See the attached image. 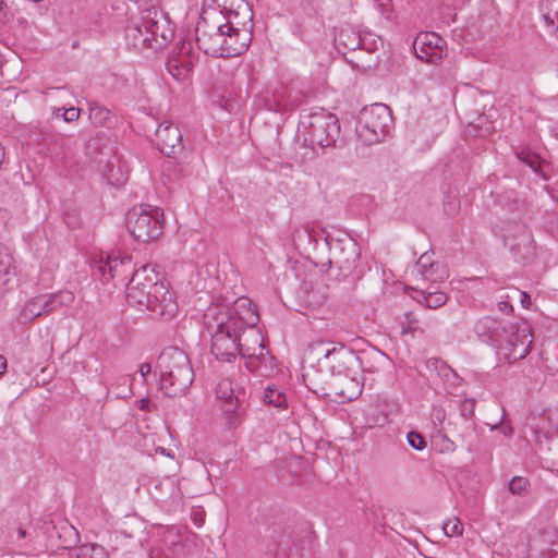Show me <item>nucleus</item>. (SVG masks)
Listing matches in <instances>:
<instances>
[{
  "mask_svg": "<svg viewBox=\"0 0 558 558\" xmlns=\"http://www.w3.org/2000/svg\"><path fill=\"white\" fill-rule=\"evenodd\" d=\"M301 123L306 130V140L313 146L329 147L336 143L340 133L338 118L324 109L303 117Z\"/></svg>",
  "mask_w": 558,
  "mask_h": 558,
  "instance_id": "8",
  "label": "nucleus"
},
{
  "mask_svg": "<svg viewBox=\"0 0 558 558\" xmlns=\"http://www.w3.org/2000/svg\"><path fill=\"white\" fill-rule=\"evenodd\" d=\"M136 404L140 410L146 411V410H148L149 399L143 398V399L138 400L136 402Z\"/></svg>",
  "mask_w": 558,
  "mask_h": 558,
  "instance_id": "46",
  "label": "nucleus"
},
{
  "mask_svg": "<svg viewBox=\"0 0 558 558\" xmlns=\"http://www.w3.org/2000/svg\"><path fill=\"white\" fill-rule=\"evenodd\" d=\"M378 3V7L381 9L383 13L387 11V8L390 4V0H375Z\"/></svg>",
  "mask_w": 558,
  "mask_h": 558,
  "instance_id": "48",
  "label": "nucleus"
},
{
  "mask_svg": "<svg viewBox=\"0 0 558 558\" xmlns=\"http://www.w3.org/2000/svg\"><path fill=\"white\" fill-rule=\"evenodd\" d=\"M125 294L130 305L149 312L155 319H170L178 311L168 286L159 280V274L151 265H144L133 271Z\"/></svg>",
  "mask_w": 558,
  "mask_h": 558,
  "instance_id": "2",
  "label": "nucleus"
},
{
  "mask_svg": "<svg viewBox=\"0 0 558 558\" xmlns=\"http://www.w3.org/2000/svg\"><path fill=\"white\" fill-rule=\"evenodd\" d=\"M108 549L97 543H85L74 550L73 558H109Z\"/></svg>",
  "mask_w": 558,
  "mask_h": 558,
  "instance_id": "27",
  "label": "nucleus"
},
{
  "mask_svg": "<svg viewBox=\"0 0 558 558\" xmlns=\"http://www.w3.org/2000/svg\"><path fill=\"white\" fill-rule=\"evenodd\" d=\"M325 341H316L310 344V352L317 356V363L322 368H327L331 375L344 374L359 357L344 344L328 347Z\"/></svg>",
  "mask_w": 558,
  "mask_h": 558,
  "instance_id": "9",
  "label": "nucleus"
},
{
  "mask_svg": "<svg viewBox=\"0 0 558 558\" xmlns=\"http://www.w3.org/2000/svg\"><path fill=\"white\" fill-rule=\"evenodd\" d=\"M415 54L422 61L436 64L447 56V41L436 33H420L413 43Z\"/></svg>",
  "mask_w": 558,
  "mask_h": 558,
  "instance_id": "16",
  "label": "nucleus"
},
{
  "mask_svg": "<svg viewBox=\"0 0 558 558\" xmlns=\"http://www.w3.org/2000/svg\"><path fill=\"white\" fill-rule=\"evenodd\" d=\"M550 535H551V536L547 539V542H548L549 544H555V543L557 542V539H558V534L553 530V531L550 532Z\"/></svg>",
  "mask_w": 558,
  "mask_h": 558,
  "instance_id": "51",
  "label": "nucleus"
},
{
  "mask_svg": "<svg viewBox=\"0 0 558 558\" xmlns=\"http://www.w3.org/2000/svg\"><path fill=\"white\" fill-rule=\"evenodd\" d=\"M62 112H63V108H57V109H54V110H53V113H52V114H53V117H56V118H59V117H61V118H62Z\"/></svg>",
  "mask_w": 558,
  "mask_h": 558,
  "instance_id": "53",
  "label": "nucleus"
},
{
  "mask_svg": "<svg viewBox=\"0 0 558 558\" xmlns=\"http://www.w3.org/2000/svg\"><path fill=\"white\" fill-rule=\"evenodd\" d=\"M413 331H414V329H413V328H411V327H409L408 329L402 328V333H405V332H413Z\"/></svg>",
  "mask_w": 558,
  "mask_h": 558,
  "instance_id": "55",
  "label": "nucleus"
},
{
  "mask_svg": "<svg viewBox=\"0 0 558 558\" xmlns=\"http://www.w3.org/2000/svg\"><path fill=\"white\" fill-rule=\"evenodd\" d=\"M442 530L449 537L459 536L463 532V525L458 518H451L444 522Z\"/></svg>",
  "mask_w": 558,
  "mask_h": 558,
  "instance_id": "34",
  "label": "nucleus"
},
{
  "mask_svg": "<svg viewBox=\"0 0 558 558\" xmlns=\"http://www.w3.org/2000/svg\"><path fill=\"white\" fill-rule=\"evenodd\" d=\"M171 170H174V165L171 161H169L163 167V175H167V172Z\"/></svg>",
  "mask_w": 558,
  "mask_h": 558,
  "instance_id": "50",
  "label": "nucleus"
},
{
  "mask_svg": "<svg viewBox=\"0 0 558 558\" xmlns=\"http://www.w3.org/2000/svg\"><path fill=\"white\" fill-rule=\"evenodd\" d=\"M225 310L208 306L204 313V326L211 338L210 351L222 362L235 360L239 351L238 332L240 329L227 328L228 316Z\"/></svg>",
  "mask_w": 558,
  "mask_h": 558,
  "instance_id": "5",
  "label": "nucleus"
},
{
  "mask_svg": "<svg viewBox=\"0 0 558 558\" xmlns=\"http://www.w3.org/2000/svg\"><path fill=\"white\" fill-rule=\"evenodd\" d=\"M307 93L303 89H295L291 87L288 90L287 99L284 100L283 108L284 110L293 109L298 106H300L304 99L306 98Z\"/></svg>",
  "mask_w": 558,
  "mask_h": 558,
  "instance_id": "32",
  "label": "nucleus"
},
{
  "mask_svg": "<svg viewBox=\"0 0 558 558\" xmlns=\"http://www.w3.org/2000/svg\"><path fill=\"white\" fill-rule=\"evenodd\" d=\"M252 9L245 0H222V9L206 13L197 22L196 43L215 58H230L245 52L252 41Z\"/></svg>",
  "mask_w": 558,
  "mask_h": 558,
  "instance_id": "1",
  "label": "nucleus"
},
{
  "mask_svg": "<svg viewBox=\"0 0 558 558\" xmlns=\"http://www.w3.org/2000/svg\"><path fill=\"white\" fill-rule=\"evenodd\" d=\"M108 113L106 109L98 105L90 106L89 108V119L96 124H101L107 119Z\"/></svg>",
  "mask_w": 558,
  "mask_h": 558,
  "instance_id": "37",
  "label": "nucleus"
},
{
  "mask_svg": "<svg viewBox=\"0 0 558 558\" xmlns=\"http://www.w3.org/2000/svg\"><path fill=\"white\" fill-rule=\"evenodd\" d=\"M505 246L509 248L513 259L521 265H529L536 257L533 234L523 223H509L504 234Z\"/></svg>",
  "mask_w": 558,
  "mask_h": 558,
  "instance_id": "12",
  "label": "nucleus"
},
{
  "mask_svg": "<svg viewBox=\"0 0 558 558\" xmlns=\"http://www.w3.org/2000/svg\"><path fill=\"white\" fill-rule=\"evenodd\" d=\"M541 421L542 424L537 425L535 433L543 434L546 438L553 437V435L557 432V427L553 424V418L550 416H545Z\"/></svg>",
  "mask_w": 558,
  "mask_h": 558,
  "instance_id": "35",
  "label": "nucleus"
},
{
  "mask_svg": "<svg viewBox=\"0 0 558 558\" xmlns=\"http://www.w3.org/2000/svg\"><path fill=\"white\" fill-rule=\"evenodd\" d=\"M508 326L492 316H485L476 320L474 330L483 341L490 342L497 348L507 333Z\"/></svg>",
  "mask_w": 558,
  "mask_h": 558,
  "instance_id": "20",
  "label": "nucleus"
},
{
  "mask_svg": "<svg viewBox=\"0 0 558 558\" xmlns=\"http://www.w3.org/2000/svg\"><path fill=\"white\" fill-rule=\"evenodd\" d=\"M302 235L306 238L310 236L307 229L302 226L295 227L293 231V241L295 242L298 239H301Z\"/></svg>",
  "mask_w": 558,
  "mask_h": 558,
  "instance_id": "42",
  "label": "nucleus"
},
{
  "mask_svg": "<svg viewBox=\"0 0 558 558\" xmlns=\"http://www.w3.org/2000/svg\"><path fill=\"white\" fill-rule=\"evenodd\" d=\"M517 157L527 165L535 173L541 174L543 178H547L545 168L547 163L541 159V157L527 149H522L517 153Z\"/></svg>",
  "mask_w": 558,
  "mask_h": 558,
  "instance_id": "29",
  "label": "nucleus"
},
{
  "mask_svg": "<svg viewBox=\"0 0 558 558\" xmlns=\"http://www.w3.org/2000/svg\"><path fill=\"white\" fill-rule=\"evenodd\" d=\"M26 535H27L26 531L24 529H22V527H19V530H17L19 538L23 539V538L26 537Z\"/></svg>",
  "mask_w": 558,
  "mask_h": 558,
  "instance_id": "52",
  "label": "nucleus"
},
{
  "mask_svg": "<svg viewBox=\"0 0 558 558\" xmlns=\"http://www.w3.org/2000/svg\"><path fill=\"white\" fill-rule=\"evenodd\" d=\"M407 439L409 445L415 450H422L426 446L424 438L418 433H408Z\"/></svg>",
  "mask_w": 558,
  "mask_h": 558,
  "instance_id": "38",
  "label": "nucleus"
},
{
  "mask_svg": "<svg viewBox=\"0 0 558 558\" xmlns=\"http://www.w3.org/2000/svg\"><path fill=\"white\" fill-rule=\"evenodd\" d=\"M126 36L135 47L158 49L172 38L173 27L167 15L153 7L142 12L140 21L128 28Z\"/></svg>",
  "mask_w": 558,
  "mask_h": 558,
  "instance_id": "4",
  "label": "nucleus"
},
{
  "mask_svg": "<svg viewBox=\"0 0 558 558\" xmlns=\"http://www.w3.org/2000/svg\"><path fill=\"white\" fill-rule=\"evenodd\" d=\"M264 404L275 408H284L287 405V397L284 392L276 385H267L262 395Z\"/></svg>",
  "mask_w": 558,
  "mask_h": 558,
  "instance_id": "28",
  "label": "nucleus"
},
{
  "mask_svg": "<svg viewBox=\"0 0 558 558\" xmlns=\"http://www.w3.org/2000/svg\"><path fill=\"white\" fill-rule=\"evenodd\" d=\"M134 377L132 375H118L110 383L106 384L108 393H112L117 399H128L133 396Z\"/></svg>",
  "mask_w": 558,
  "mask_h": 558,
  "instance_id": "22",
  "label": "nucleus"
},
{
  "mask_svg": "<svg viewBox=\"0 0 558 558\" xmlns=\"http://www.w3.org/2000/svg\"><path fill=\"white\" fill-rule=\"evenodd\" d=\"M439 374L447 385L448 391L452 395H456L458 392L459 386L462 384V378L459 377L458 374L454 373V371L448 365H441L439 368Z\"/></svg>",
  "mask_w": 558,
  "mask_h": 558,
  "instance_id": "30",
  "label": "nucleus"
},
{
  "mask_svg": "<svg viewBox=\"0 0 558 558\" xmlns=\"http://www.w3.org/2000/svg\"><path fill=\"white\" fill-rule=\"evenodd\" d=\"M80 118V109L75 107L63 108L62 119L65 122H73Z\"/></svg>",
  "mask_w": 558,
  "mask_h": 558,
  "instance_id": "41",
  "label": "nucleus"
},
{
  "mask_svg": "<svg viewBox=\"0 0 558 558\" xmlns=\"http://www.w3.org/2000/svg\"><path fill=\"white\" fill-rule=\"evenodd\" d=\"M43 94L46 96L58 95L61 99L71 97V93L65 86L50 87L47 90L43 92Z\"/></svg>",
  "mask_w": 558,
  "mask_h": 558,
  "instance_id": "40",
  "label": "nucleus"
},
{
  "mask_svg": "<svg viewBox=\"0 0 558 558\" xmlns=\"http://www.w3.org/2000/svg\"><path fill=\"white\" fill-rule=\"evenodd\" d=\"M70 530L74 533V535H75V542H77V541H78V538H80V535H78L77 531H76L73 526H71V527H70Z\"/></svg>",
  "mask_w": 558,
  "mask_h": 558,
  "instance_id": "54",
  "label": "nucleus"
},
{
  "mask_svg": "<svg viewBox=\"0 0 558 558\" xmlns=\"http://www.w3.org/2000/svg\"><path fill=\"white\" fill-rule=\"evenodd\" d=\"M505 416L506 412L505 409H502V415L500 421L490 424V429H497L502 424V426L500 427L501 433L506 436H511L513 434V427L509 423H504Z\"/></svg>",
  "mask_w": 558,
  "mask_h": 558,
  "instance_id": "39",
  "label": "nucleus"
},
{
  "mask_svg": "<svg viewBox=\"0 0 558 558\" xmlns=\"http://www.w3.org/2000/svg\"><path fill=\"white\" fill-rule=\"evenodd\" d=\"M530 482L526 477L514 476L508 484L509 492L513 495H523L529 490Z\"/></svg>",
  "mask_w": 558,
  "mask_h": 558,
  "instance_id": "33",
  "label": "nucleus"
},
{
  "mask_svg": "<svg viewBox=\"0 0 558 558\" xmlns=\"http://www.w3.org/2000/svg\"><path fill=\"white\" fill-rule=\"evenodd\" d=\"M426 307L438 308L447 302V295L440 291H422Z\"/></svg>",
  "mask_w": 558,
  "mask_h": 558,
  "instance_id": "31",
  "label": "nucleus"
},
{
  "mask_svg": "<svg viewBox=\"0 0 558 558\" xmlns=\"http://www.w3.org/2000/svg\"><path fill=\"white\" fill-rule=\"evenodd\" d=\"M44 302L47 303L46 314H49L63 306H69L74 302V293L69 290H62L54 293L41 294Z\"/></svg>",
  "mask_w": 558,
  "mask_h": 558,
  "instance_id": "23",
  "label": "nucleus"
},
{
  "mask_svg": "<svg viewBox=\"0 0 558 558\" xmlns=\"http://www.w3.org/2000/svg\"><path fill=\"white\" fill-rule=\"evenodd\" d=\"M209 306H217L225 310L228 316L227 328L245 329L256 328L258 314L253 302L247 298H240L230 307L226 303H213Z\"/></svg>",
  "mask_w": 558,
  "mask_h": 558,
  "instance_id": "15",
  "label": "nucleus"
},
{
  "mask_svg": "<svg viewBox=\"0 0 558 558\" xmlns=\"http://www.w3.org/2000/svg\"><path fill=\"white\" fill-rule=\"evenodd\" d=\"M444 211L449 217H454L460 211V201L456 196H447L444 201Z\"/></svg>",
  "mask_w": 558,
  "mask_h": 558,
  "instance_id": "36",
  "label": "nucleus"
},
{
  "mask_svg": "<svg viewBox=\"0 0 558 558\" xmlns=\"http://www.w3.org/2000/svg\"><path fill=\"white\" fill-rule=\"evenodd\" d=\"M539 8L546 25L558 37V0H543Z\"/></svg>",
  "mask_w": 558,
  "mask_h": 558,
  "instance_id": "25",
  "label": "nucleus"
},
{
  "mask_svg": "<svg viewBox=\"0 0 558 558\" xmlns=\"http://www.w3.org/2000/svg\"><path fill=\"white\" fill-rule=\"evenodd\" d=\"M47 303L44 302L43 295H37L26 302L21 311L20 319L23 323L32 322L39 317L41 314H46Z\"/></svg>",
  "mask_w": 558,
  "mask_h": 558,
  "instance_id": "24",
  "label": "nucleus"
},
{
  "mask_svg": "<svg viewBox=\"0 0 558 558\" xmlns=\"http://www.w3.org/2000/svg\"><path fill=\"white\" fill-rule=\"evenodd\" d=\"M391 122L390 109L386 105L375 104L360 112L356 132L363 142L378 143L388 133Z\"/></svg>",
  "mask_w": 558,
  "mask_h": 558,
  "instance_id": "7",
  "label": "nucleus"
},
{
  "mask_svg": "<svg viewBox=\"0 0 558 558\" xmlns=\"http://www.w3.org/2000/svg\"><path fill=\"white\" fill-rule=\"evenodd\" d=\"M151 371V366L149 363H143L140 365V374L142 377H146Z\"/></svg>",
  "mask_w": 558,
  "mask_h": 558,
  "instance_id": "44",
  "label": "nucleus"
},
{
  "mask_svg": "<svg viewBox=\"0 0 558 558\" xmlns=\"http://www.w3.org/2000/svg\"><path fill=\"white\" fill-rule=\"evenodd\" d=\"M338 48L349 51H357L356 65L363 69H371L378 64L377 48H365V38L351 27L340 28L335 37Z\"/></svg>",
  "mask_w": 558,
  "mask_h": 558,
  "instance_id": "14",
  "label": "nucleus"
},
{
  "mask_svg": "<svg viewBox=\"0 0 558 558\" xmlns=\"http://www.w3.org/2000/svg\"><path fill=\"white\" fill-rule=\"evenodd\" d=\"M155 136L157 147L168 157H174L183 149L181 131L169 121H163L158 125Z\"/></svg>",
  "mask_w": 558,
  "mask_h": 558,
  "instance_id": "18",
  "label": "nucleus"
},
{
  "mask_svg": "<svg viewBox=\"0 0 558 558\" xmlns=\"http://www.w3.org/2000/svg\"><path fill=\"white\" fill-rule=\"evenodd\" d=\"M330 254L329 263L337 267L343 276L352 274L360 258V250L351 240L338 241L331 247Z\"/></svg>",
  "mask_w": 558,
  "mask_h": 558,
  "instance_id": "17",
  "label": "nucleus"
},
{
  "mask_svg": "<svg viewBox=\"0 0 558 558\" xmlns=\"http://www.w3.org/2000/svg\"><path fill=\"white\" fill-rule=\"evenodd\" d=\"M241 392L230 378H222L216 387V397L220 401V408L230 428L238 427L245 415L240 399Z\"/></svg>",
  "mask_w": 558,
  "mask_h": 558,
  "instance_id": "13",
  "label": "nucleus"
},
{
  "mask_svg": "<svg viewBox=\"0 0 558 558\" xmlns=\"http://www.w3.org/2000/svg\"><path fill=\"white\" fill-rule=\"evenodd\" d=\"M415 270L420 272L424 280L433 282L442 281L448 278V269L439 263L433 260V253L425 252L418 258Z\"/></svg>",
  "mask_w": 558,
  "mask_h": 558,
  "instance_id": "21",
  "label": "nucleus"
},
{
  "mask_svg": "<svg viewBox=\"0 0 558 558\" xmlns=\"http://www.w3.org/2000/svg\"><path fill=\"white\" fill-rule=\"evenodd\" d=\"M7 4L4 0H0V21H3L7 17Z\"/></svg>",
  "mask_w": 558,
  "mask_h": 558,
  "instance_id": "47",
  "label": "nucleus"
},
{
  "mask_svg": "<svg viewBox=\"0 0 558 558\" xmlns=\"http://www.w3.org/2000/svg\"><path fill=\"white\" fill-rule=\"evenodd\" d=\"M125 227L140 242L156 240L163 230V211L147 204L134 206L126 213Z\"/></svg>",
  "mask_w": 558,
  "mask_h": 558,
  "instance_id": "6",
  "label": "nucleus"
},
{
  "mask_svg": "<svg viewBox=\"0 0 558 558\" xmlns=\"http://www.w3.org/2000/svg\"><path fill=\"white\" fill-rule=\"evenodd\" d=\"M238 347V354L248 360V366L252 369L272 368L274 356L265 347L263 336L257 328L239 330Z\"/></svg>",
  "mask_w": 558,
  "mask_h": 558,
  "instance_id": "11",
  "label": "nucleus"
},
{
  "mask_svg": "<svg viewBox=\"0 0 558 558\" xmlns=\"http://www.w3.org/2000/svg\"><path fill=\"white\" fill-rule=\"evenodd\" d=\"M286 99H287V97H286L284 99H279V102H282V101H283V104H282V106H283V105H284V100H286Z\"/></svg>",
  "mask_w": 558,
  "mask_h": 558,
  "instance_id": "56",
  "label": "nucleus"
},
{
  "mask_svg": "<svg viewBox=\"0 0 558 558\" xmlns=\"http://www.w3.org/2000/svg\"><path fill=\"white\" fill-rule=\"evenodd\" d=\"M532 343L531 326L527 322L522 320L508 326L507 333L504 335L501 342L497 344V349L506 361L514 363L530 353Z\"/></svg>",
  "mask_w": 558,
  "mask_h": 558,
  "instance_id": "10",
  "label": "nucleus"
},
{
  "mask_svg": "<svg viewBox=\"0 0 558 558\" xmlns=\"http://www.w3.org/2000/svg\"><path fill=\"white\" fill-rule=\"evenodd\" d=\"M498 310L502 313L509 314L512 312V305L507 301H501L498 303Z\"/></svg>",
  "mask_w": 558,
  "mask_h": 558,
  "instance_id": "43",
  "label": "nucleus"
},
{
  "mask_svg": "<svg viewBox=\"0 0 558 558\" xmlns=\"http://www.w3.org/2000/svg\"><path fill=\"white\" fill-rule=\"evenodd\" d=\"M520 296H521L520 301H521L522 306L527 308L531 303L530 295L526 292H520Z\"/></svg>",
  "mask_w": 558,
  "mask_h": 558,
  "instance_id": "45",
  "label": "nucleus"
},
{
  "mask_svg": "<svg viewBox=\"0 0 558 558\" xmlns=\"http://www.w3.org/2000/svg\"><path fill=\"white\" fill-rule=\"evenodd\" d=\"M98 270L102 276L108 275L110 279L125 280L130 274H133L132 258L128 255H107L106 260H100Z\"/></svg>",
  "mask_w": 558,
  "mask_h": 558,
  "instance_id": "19",
  "label": "nucleus"
},
{
  "mask_svg": "<svg viewBox=\"0 0 558 558\" xmlns=\"http://www.w3.org/2000/svg\"><path fill=\"white\" fill-rule=\"evenodd\" d=\"M160 371L159 389L165 396L181 397L191 387L194 372L187 354L177 348L168 347L158 357Z\"/></svg>",
  "mask_w": 558,
  "mask_h": 558,
  "instance_id": "3",
  "label": "nucleus"
},
{
  "mask_svg": "<svg viewBox=\"0 0 558 558\" xmlns=\"http://www.w3.org/2000/svg\"><path fill=\"white\" fill-rule=\"evenodd\" d=\"M7 369V360L3 355H0V375H2Z\"/></svg>",
  "mask_w": 558,
  "mask_h": 558,
  "instance_id": "49",
  "label": "nucleus"
},
{
  "mask_svg": "<svg viewBox=\"0 0 558 558\" xmlns=\"http://www.w3.org/2000/svg\"><path fill=\"white\" fill-rule=\"evenodd\" d=\"M166 68L173 78L181 81L189 75L191 71V63L186 57H171L168 59Z\"/></svg>",
  "mask_w": 558,
  "mask_h": 558,
  "instance_id": "26",
  "label": "nucleus"
},
{
  "mask_svg": "<svg viewBox=\"0 0 558 558\" xmlns=\"http://www.w3.org/2000/svg\"><path fill=\"white\" fill-rule=\"evenodd\" d=\"M436 267L433 269V276H436Z\"/></svg>",
  "mask_w": 558,
  "mask_h": 558,
  "instance_id": "57",
  "label": "nucleus"
}]
</instances>
